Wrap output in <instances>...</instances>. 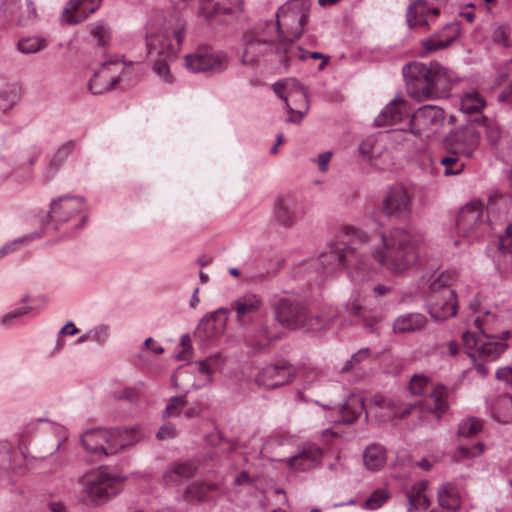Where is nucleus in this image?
I'll return each mask as SVG.
<instances>
[{"label": "nucleus", "instance_id": "6ab92c4d", "mask_svg": "<svg viewBox=\"0 0 512 512\" xmlns=\"http://www.w3.org/2000/svg\"><path fill=\"white\" fill-rule=\"evenodd\" d=\"M412 408H414L413 405L405 406L398 399L376 395L371 399L365 412L367 417L371 415L379 421L385 422L396 417H404Z\"/></svg>", "mask_w": 512, "mask_h": 512}, {"label": "nucleus", "instance_id": "58836bf2", "mask_svg": "<svg viewBox=\"0 0 512 512\" xmlns=\"http://www.w3.org/2000/svg\"><path fill=\"white\" fill-rule=\"evenodd\" d=\"M365 467L371 471H377L386 464L387 457L383 447L379 445L368 446L363 453Z\"/></svg>", "mask_w": 512, "mask_h": 512}, {"label": "nucleus", "instance_id": "39448f33", "mask_svg": "<svg viewBox=\"0 0 512 512\" xmlns=\"http://www.w3.org/2000/svg\"><path fill=\"white\" fill-rule=\"evenodd\" d=\"M124 480L125 477L107 468L89 470L77 479L79 500L89 506L103 505L121 492Z\"/></svg>", "mask_w": 512, "mask_h": 512}, {"label": "nucleus", "instance_id": "a18cd8bd", "mask_svg": "<svg viewBox=\"0 0 512 512\" xmlns=\"http://www.w3.org/2000/svg\"><path fill=\"white\" fill-rule=\"evenodd\" d=\"M484 421L478 417H467L458 425V435L462 438H471L478 435L483 429Z\"/></svg>", "mask_w": 512, "mask_h": 512}, {"label": "nucleus", "instance_id": "9b49d317", "mask_svg": "<svg viewBox=\"0 0 512 512\" xmlns=\"http://www.w3.org/2000/svg\"><path fill=\"white\" fill-rule=\"evenodd\" d=\"M132 63L127 64L119 58L104 62L90 79L88 88L93 94H102L115 87L122 80H130Z\"/></svg>", "mask_w": 512, "mask_h": 512}, {"label": "nucleus", "instance_id": "79ce46f5", "mask_svg": "<svg viewBox=\"0 0 512 512\" xmlns=\"http://www.w3.org/2000/svg\"><path fill=\"white\" fill-rule=\"evenodd\" d=\"M444 31L449 33L444 38L440 39L438 36L429 38L423 42L424 47L428 51H436L448 47L458 36L459 29L457 25L449 24L444 27Z\"/></svg>", "mask_w": 512, "mask_h": 512}, {"label": "nucleus", "instance_id": "774afa93", "mask_svg": "<svg viewBox=\"0 0 512 512\" xmlns=\"http://www.w3.org/2000/svg\"><path fill=\"white\" fill-rule=\"evenodd\" d=\"M499 248L503 253L512 255V224L506 228V234L501 237Z\"/></svg>", "mask_w": 512, "mask_h": 512}, {"label": "nucleus", "instance_id": "0e129e2a", "mask_svg": "<svg viewBox=\"0 0 512 512\" xmlns=\"http://www.w3.org/2000/svg\"><path fill=\"white\" fill-rule=\"evenodd\" d=\"M429 389V380L422 375H415L410 381V391L415 395H422Z\"/></svg>", "mask_w": 512, "mask_h": 512}, {"label": "nucleus", "instance_id": "bf43d9fd", "mask_svg": "<svg viewBox=\"0 0 512 512\" xmlns=\"http://www.w3.org/2000/svg\"><path fill=\"white\" fill-rule=\"evenodd\" d=\"M186 405V397H173L163 411V417H172L178 415Z\"/></svg>", "mask_w": 512, "mask_h": 512}, {"label": "nucleus", "instance_id": "13d9d810", "mask_svg": "<svg viewBox=\"0 0 512 512\" xmlns=\"http://www.w3.org/2000/svg\"><path fill=\"white\" fill-rule=\"evenodd\" d=\"M33 310L31 306L24 305L12 309L11 311L4 314L1 318V324L5 326L11 325L16 319L21 318Z\"/></svg>", "mask_w": 512, "mask_h": 512}, {"label": "nucleus", "instance_id": "6e6d98bb", "mask_svg": "<svg viewBox=\"0 0 512 512\" xmlns=\"http://www.w3.org/2000/svg\"><path fill=\"white\" fill-rule=\"evenodd\" d=\"M359 152L363 158L370 163L374 162L381 153L378 147H374V141L372 139L362 141L359 145Z\"/></svg>", "mask_w": 512, "mask_h": 512}, {"label": "nucleus", "instance_id": "dca6fc26", "mask_svg": "<svg viewBox=\"0 0 512 512\" xmlns=\"http://www.w3.org/2000/svg\"><path fill=\"white\" fill-rule=\"evenodd\" d=\"M243 12L242 0H200L199 16L209 21L226 22Z\"/></svg>", "mask_w": 512, "mask_h": 512}, {"label": "nucleus", "instance_id": "8fccbe9b", "mask_svg": "<svg viewBox=\"0 0 512 512\" xmlns=\"http://www.w3.org/2000/svg\"><path fill=\"white\" fill-rule=\"evenodd\" d=\"M512 25L502 24L497 26L492 33V40L501 47L508 48L512 46Z\"/></svg>", "mask_w": 512, "mask_h": 512}, {"label": "nucleus", "instance_id": "f257e3e1", "mask_svg": "<svg viewBox=\"0 0 512 512\" xmlns=\"http://www.w3.org/2000/svg\"><path fill=\"white\" fill-rule=\"evenodd\" d=\"M341 235L353 244H329L319 256V264L327 274L342 269H373L379 265L393 275H403L419 259L420 238L414 232L394 227L388 232L368 234L353 226H345Z\"/></svg>", "mask_w": 512, "mask_h": 512}, {"label": "nucleus", "instance_id": "72a5a7b5", "mask_svg": "<svg viewBox=\"0 0 512 512\" xmlns=\"http://www.w3.org/2000/svg\"><path fill=\"white\" fill-rule=\"evenodd\" d=\"M427 324L425 315L417 312L405 313L396 317L392 323L395 334L414 333L422 330Z\"/></svg>", "mask_w": 512, "mask_h": 512}, {"label": "nucleus", "instance_id": "864d4df0", "mask_svg": "<svg viewBox=\"0 0 512 512\" xmlns=\"http://www.w3.org/2000/svg\"><path fill=\"white\" fill-rule=\"evenodd\" d=\"M389 498V491L386 488H379L368 497L363 506L367 510H376L383 506Z\"/></svg>", "mask_w": 512, "mask_h": 512}, {"label": "nucleus", "instance_id": "4be33fe9", "mask_svg": "<svg viewBox=\"0 0 512 512\" xmlns=\"http://www.w3.org/2000/svg\"><path fill=\"white\" fill-rule=\"evenodd\" d=\"M483 223V204L472 201L465 205L459 212L456 220L458 232L468 242L475 239L476 233Z\"/></svg>", "mask_w": 512, "mask_h": 512}, {"label": "nucleus", "instance_id": "ea45409f", "mask_svg": "<svg viewBox=\"0 0 512 512\" xmlns=\"http://www.w3.org/2000/svg\"><path fill=\"white\" fill-rule=\"evenodd\" d=\"M439 504L448 510L456 511L460 507V494L458 488L451 484H444L438 492Z\"/></svg>", "mask_w": 512, "mask_h": 512}, {"label": "nucleus", "instance_id": "c03bdc74", "mask_svg": "<svg viewBox=\"0 0 512 512\" xmlns=\"http://www.w3.org/2000/svg\"><path fill=\"white\" fill-rule=\"evenodd\" d=\"M47 46V41L39 36H27L18 40L16 48L24 55L35 54Z\"/></svg>", "mask_w": 512, "mask_h": 512}, {"label": "nucleus", "instance_id": "9d476101", "mask_svg": "<svg viewBox=\"0 0 512 512\" xmlns=\"http://www.w3.org/2000/svg\"><path fill=\"white\" fill-rule=\"evenodd\" d=\"M273 91L285 101L290 116L287 122L300 123L309 110L307 92L299 81L289 78L273 84Z\"/></svg>", "mask_w": 512, "mask_h": 512}, {"label": "nucleus", "instance_id": "37998d69", "mask_svg": "<svg viewBox=\"0 0 512 512\" xmlns=\"http://www.w3.org/2000/svg\"><path fill=\"white\" fill-rule=\"evenodd\" d=\"M51 434V439H49L47 447L44 450L43 458L56 454L68 439V432L66 428L61 425H54L51 428Z\"/></svg>", "mask_w": 512, "mask_h": 512}, {"label": "nucleus", "instance_id": "680f3d73", "mask_svg": "<svg viewBox=\"0 0 512 512\" xmlns=\"http://www.w3.org/2000/svg\"><path fill=\"white\" fill-rule=\"evenodd\" d=\"M370 355V350L368 348H362L358 350L355 354L352 355L351 359L347 360L344 366L341 368L340 372H348L352 370L357 364L366 360Z\"/></svg>", "mask_w": 512, "mask_h": 512}, {"label": "nucleus", "instance_id": "0eeeda50", "mask_svg": "<svg viewBox=\"0 0 512 512\" xmlns=\"http://www.w3.org/2000/svg\"><path fill=\"white\" fill-rule=\"evenodd\" d=\"M288 44L284 40L276 45L263 31L246 33L243 42L241 63L256 66L264 61L277 60L288 67Z\"/></svg>", "mask_w": 512, "mask_h": 512}, {"label": "nucleus", "instance_id": "09e8293b", "mask_svg": "<svg viewBox=\"0 0 512 512\" xmlns=\"http://www.w3.org/2000/svg\"><path fill=\"white\" fill-rule=\"evenodd\" d=\"M476 124L479 127L484 128L487 139L491 145L495 146L498 144L502 136V131L499 124L496 121L489 120L487 118H482L480 121H477Z\"/></svg>", "mask_w": 512, "mask_h": 512}, {"label": "nucleus", "instance_id": "e2e57ef3", "mask_svg": "<svg viewBox=\"0 0 512 512\" xmlns=\"http://www.w3.org/2000/svg\"><path fill=\"white\" fill-rule=\"evenodd\" d=\"M39 237H40V234L37 232H34V233H30V234L21 236L17 239L10 241V242H7L6 245H7L8 251H9V253H13V252L19 250L22 246L29 244L30 242L38 239Z\"/></svg>", "mask_w": 512, "mask_h": 512}, {"label": "nucleus", "instance_id": "ddd939ff", "mask_svg": "<svg viewBox=\"0 0 512 512\" xmlns=\"http://www.w3.org/2000/svg\"><path fill=\"white\" fill-rule=\"evenodd\" d=\"M445 113L442 108L434 105H424L411 116L408 131L416 137L429 136L436 133L444 124Z\"/></svg>", "mask_w": 512, "mask_h": 512}, {"label": "nucleus", "instance_id": "4c0bfd02", "mask_svg": "<svg viewBox=\"0 0 512 512\" xmlns=\"http://www.w3.org/2000/svg\"><path fill=\"white\" fill-rule=\"evenodd\" d=\"M171 381L175 388L183 391L196 388L195 363L181 366L172 375Z\"/></svg>", "mask_w": 512, "mask_h": 512}, {"label": "nucleus", "instance_id": "69168bd1", "mask_svg": "<svg viewBox=\"0 0 512 512\" xmlns=\"http://www.w3.org/2000/svg\"><path fill=\"white\" fill-rule=\"evenodd\" d=\"M410 161L411 163L418 165L422 168H427L432 165V159L430 155L427 153L425 147L419 148L413 154H411Z\"/></svg>", "mask_w": 512, "mask_h": 512}, {"label": "nucleus", "instance_id": "3c124183", "mask_svg": "<svg viewBox=\"0 0 512 512\" xmlns=\"http://www.w3.org/2000/svg\"><path fill=\"white\" fill-rule=\"evenodd\" d=\"M75 148V142L74 141H68L60 146L58 149L55 159L51 162V164L48 166V177H52L61 163L65 160V158L74 150Z\"/></svg>", "mask_w": 512, "mask_h": 512}, {"label": "nucleus", "instance_id": "f8f14e48", "mask_svg": "<svg viewBox=\"0 0 512 512\" xmlns=\"http://www.w3.org/2000/svg\"><path fill=\"white\" fill-rule=\"evenodd\" d=\"M470 309L475 313L473 323L481 334L512 329V310L500 305L481 306L474 302L470 303Z\"/></svg>", "mask_w": 512, "mask_h": 512}, {"label": "nucleus", "instance_id": "423d86ee", "mask_svg": "<svg viewBox=\"0 0 512 512\" xmlns=\"http://www.w3.org/2000/svg\"><path fill=\"white\" fill-rule=\"evenodd\" d=\"M512 336V329H506L500 334H482L476 336L475 333L466 331L462 335L463 344L471 359L476 372L481 376L489 373L488 363L495 361L508 348L506 340Z\"/></svg>", "mask_w": 512, "mask_h": 512}, {"label": "nucleus", "instance_id": "4468645a", "mask_svg": "<svg viewBox=\"0 0 512 512\" xmlns=\"http://www.w3.org/2000/svg\"><path fill=\"white\" fill-rule=\"evenodd\" d=\"M185 68L192 73L223 72L228 66V57L221 51L199 49L184 58Z\"/></svg>", "mask_w": 512, "mask_h": 512}, {"label": "nucleus", "instance_id": "1a4fd4ad", "mask_svg": "<svg viewBox=\"0 0 512 512\" xmlns=\"http://www.w3.org/2000/svg\"><path fill=\"white\" fill-rule=\"evenodd\" d=\"M310 3L307 0H289L282 5L277 13L278 36L282 35L284 42H292L300 38L308 20Z\"/></svg>", "mask_w": 512, "mask_h": 512}, {"label": "nucleus", "instance_id": "a211bd4d", "mask_svg": "<svg viewBox=\"0 0 512 512\" xmlns=\"http://www.w3.org/2000/svg\"><path fill=\"white\" fill-rule=\"evenodd\" d=\"M308 213V207L298 201L293 195L279 196L273 204V215L278 224L291 228L302 220Z\"/></svg>", "mask_w": 512, "mask_h": 512}, {"label": "nucleus", "instance_id": "c85d7f7f", "mask_svg": "<svg viewBox=\"0 0 512 512\" xmlns=\"http://www.w3.org/2000/svg\"><path fill=\"white\" fill-rule=\"evenodd\" d=\"M480 144V132L475 129L473 125L466 126L460 130H457L453 136V145L456 152L471 158L479 147Z\"/></svg>", "mask_w": 512, "mask_h": 512}, {"label": "nucleus", "instance_id": "f03ea898", "mask_svg": "<svg viewBox=\"0 0 512 512\" xmlns=\"http://www.w3.org/2000/svg\"><path fill=\"white\" fill-rule=\"evenodd\" d=\"M187 21L175 13L165 20L163 26L150 28L146 34V48L152 58V70L166 84H171L174 77L170 63L177 58L186 37Z\"/></svg>", "mask_w": 512, "mask_h": 512}, {"label": "nucleus", "instance_id": "052dcab7", "mask_svg": "<svg viewBox=\"0 0 512 512\" xmlns=\"http://www.w3.org/2000/svg\"><path fill=\"white\" fill-rule=\"evenodd\" d=\"M483 451L484 445L482 443H477L471 448L460 446L455 453V459L456 461H461L463 459L474 458L482 454Z\"/></svg>", "mask_w": 512, "mask_h": 512}, {"label": "nucleus", "instance_id": "2eb2a0df", "mask_svg": "<svg viewBox=\"0 0 512 512\" xmlns=\"http://www.w3.org/2000/svg\"><path fill=\"white\" fill-rule=\"evenodd\" d=\"M413 198L407 187L403 184L391 186L382 202L383 213L394 219H403L412 210Z\"/></svg>", "mask_w": 512, "mask_h": 512}, {"label": "nucleus", "instance_id": "bb28decb", "mask_svg": "<svg viewBox=\"0 0 512 512\" xmlns=\"http://www.w3.org/2000/svg\"><path fill=\"white\" fill-rule=\"evenodd\" d=\"M409 113L408 101L402 96L397 95L381 110L375 119V123L378 126L394 125L408 116Z\"/></svg>", "mask_w": 512, "mask_h": 512}, {"label": "nucleus", "instance_id": "473e14b6", "mask_svg": "<svg viewBox=\"0 0 512 512\" xmlns=\"http://www.w3.org/2000/svg\"><path fill=\"white\" fill-rule=\"evenodd\" d=\"M263 306L262 299L256 294H245L231 303V309L236 312V320L244 325L247 316L257 313Z\"/></svg>", "mask_w": 512, "mask_h": 512}, {"label": "nucleus", "instance_id": "7c9ffc66", "mask_svg": "<svg viewBox=\"0 0 512 512\" xmlns=\"http://www.w3.org/2000/svg\"><path fill=\"white\" fill-rule=\"evenodd\" d=\"M438 15V9L430 8L424 1H417L408 7L406 17L409 27L414 28L429 26Z\"/></svg>", "mask_w": 512, "mask_h": 512}, {"label": "nucleus", "instance_id": "5701e85b", "mask_svg": "<svg viewBox=\"0 0 512 512\" xmlns=\"http://www.w3.org/2000/svg\"><path fill=\"white\" fill-rule=\"evenodd\" d=\"M322 450L313 443H304L297 452L281 460L292 473L309 471L321 462Z\"/></svg>", "mask_w": 512, "mask_h": 512}, {"label": "nucleus", "instance_id": "cd10ccee", "mask_svg": "<svg viewBox=\"0 0 512 512\" xmlns=\"http://www.w3.org/2000/svg\"><path fill=\"white\" fill-rule=\"evenodd\" d=\"M101 0H70L63 13V21L70 24H78L94 13Z\"/></svg>", "mask_w": 512, "mask_h": 512}, {"label": "nucleus", "instance_id": "b1692460", "mask_svg": "<svg viewBox=\"0 0 512 512\" xmlns=\"http://www.w3.org/2000/svg\"><path fill=\"white\" fill-rule=\"evenodd\" d=\"M2 9L9 21L20 26H28L38 18L33 0H5Z\"/></svg>", "mask_w": 512, "mask_h": 512}, {"label": "nucleus", "instance_id": "4d7b16f0", "mask_svg": "<svg viewBox=\"0 0 512 512\" xmlns=\"http://www.w3.org/2000/svg\"><path fill=\"white\" fill-rule=\"evenodd\" d=\"M328 326V321L325 320L321 315H308L306 311V318L304 323L299 328H304L308 331H318L325 329Z\"/></svg>", "mask_w": 512, "mask_h": 512}, {"label": "nucleus", "instance_id": "6e6552de", "mask_svg": "<svg viewBox=\"0 0 512 512\" xmlns=\"http://www.w3.org/2000/svg\"><path fill=\"white\" fill-rule=\"evenodd\" d=\"M455 279V273L443 272L430 284L427 305L434 320L443 321L456 315V293L450 288Z\"/></svg>", "mask_w": 512, "mask_h": 512}, {"label": "nucleus", "instance_id": "20e7f679", "mask_svg": "<svg viewBox=\"0 0 512 512\" xmlns=\"http://www.w3.org/2000/svg\"><path fill=\"white\" fill-rule=\"evenodd\" d=\"M143 432L140 426L124 429L94 428L84 431L80 437L83 449L97 459L114 455L137 443Z\"/></svg>", "mask_w": 512, "mask_h": 512}, {"label": "nucleus", "instance_id": "338daca9", "mask_svg": "<svg viewBox=\"0 0 512 512\" xmlns=\"http://www.w3.org/2000/svg\"><path fill=\"white\" fill-rule=\"evenodd\" d=\"M91 340L100 344L106 343L110 336L109 326L100 324L90 330Z\"/></svg>", "mask_w": 512, "mask_h": 512}, {"label": "nucleus", "instance_id": "603ef678", "mask_svg": "<svg viewBox=\"0 0 512 512\" xmlns=\"http://www.w3.org/2000/svg\"><path fill=\"white\" fill-rule=\"evenodd\" d=\"M196 389L208 385L212 379V371L208 361L195 362Z\"/></svg>", "mask_w": 512, "mask_h": 512}, {"label": "nucleus", "instance_id": "c756f323", "mask_svg": "<svg viewBox=\"0 0 512 512\" xmlns=\"http://www.w3.org/2000/svg\"><path fill=\"white\" fill-rule=\"evenodd\" d=\"M20 99L21 89L19 85L0 76V118L11 112L18 105Z\"/></svg>", "mask_w": 512, "mask_h": 512}, {"label": "nucleus", "instance_id": "393cba45", "mask_svg": "<svg viewBox=\"0 0 512 512\" xmlns=\"http://www.w3.org/2000/svg\"><path fill=\"white\" fill-rule=\"evenodd\" d=\"M292 379V369L286 365H267L256 369L253 375V380L266 388H276L288 384Z\"/></svg>", "mask_w": 512, "mask_h": 512}, {"label": "nucleus", "instance_id": "a19ab883", "mask_svg": "<svg viewBox=\"0 0 512 512\" xmlns=\"http://www.w3.org/2000/svg\"><path fill=\"white\" fill-rule=\"evenodd\" d=\"M426 488V481L417 482L412 486L407 494L409 500V510L426 509L429 506V498L425 493Z\"/></svg>", "mask_w": 512, "mask_h": 512}, {"label": "nucleus", "instance_id": "a878e982", "mask_svg": "<svg viewBox=\"0 0 512 512\" xmlns=\"http://www.w3.org/2000/svg\"><path fill=\"white\" fill-rule=\"evenodd\" d=\"M230 310L220 308L204 316L199 322L195 335L201 338H214L223 333Z\"/></svg>", "mask_w": 512, "mask_h": 512}, {"label": "nucleus", "instance_id": "f704fd0d", "mask_svg": "<svg viewBox=\"0 0 512 512\" xmlns=\"http://www.w3.org/2000/svg\"><path fill=\"white\" fill-rule=\"evenodd\" d=\"M489 414L500 424L512 423V396L502 394L493 398L489 404Z\"/></svg>", "mask_w": 512, "mask_h": 512}, {"label": "nucleus", "instance_id": "e433bc0d", "mask_svg": "<svg viewBox=\"0 0 512 512\" xmlns=\"http://www.w3.org/2000/svg\"><path fill=\"white\" fill-rule=\"evenodd\" d=\"M217 483L193 482L185 490L183 498L188 502L210 501V492L219 490Z\"/></svg>", "mask_w": 512, "mask_h": 512}, {"label": "nucleus", "instance_id": "de8ad7c7", "mask_svg": "<svg viewBox=\"0 0 512 512\" xmlns=\"http://www.w3.org/2000/svg\"><path fill=\"white\" fill-rule=\"evenodd\" d=\"M458 154V152L453 151L440 159L439 162L444 167L443 173L445 176L459 175L463 172L465 163L460 160Z\"/></svg>", "mask_w": 512, "mask_h": 512}, {"label": "nucleus", "instance_id": "5fc2aeb1", "mask_svg": "<svg viewBox=\"0 0 512 512\" xmlns=\"http://www.w3.org/2000/svg\"><path fill=\"white\" fill-rule=\"evenodd\" d=\"M90 32L98 45L105 46L108 44L111 37V30L105 23L97 22L90 25Z\"/></svg>", "mask_w": 512, "mask_h": 512}, {"label": "nucleus", "instance_id": "2f4dec72", "mask_svg": "<svg viewBox=\"0 0 512 512\" xmlns=\"http://www.w3.org/2000/svg\"><path fill=\"white\" fill-rule=\"evenodd\" d=\"M448 389L442 384L435 385L429 396L420 404V408L440 418L448 409Z\"/></svg>", "mask_w": 512, "mask_h": 512}, {"label": "nucleus", "instance_id": "f3484780", "mask_svg": "<svg viewBox=\"0 0 512 512\" xmlns=\"http://www.w3.org/2000/svg\"><path fill=\"white\" fill-rule=\"evenodd\" d=\"M323 409V416L329 423H353L365 409L363 397L359 394H351L341 406L323 404L315 401Z\"/></svg>", "mask_w": 512, "mask_h": 512}, {"label": "nucleus", "instance_id": "7ed1b4c3", "mask_svg": "<svg viewBox=\"0 0 512 512\" xmlns=\"http://www.w3.org/2000/svg\"><path fill=\"white\" fill-rule=\"evenodd\" d=\"M402 72L408 93L418 101L448 90L454 80L453 73L438 63L413 62L406 64Z\"/></svg>", "mask_w": 512, "mask_h": 512}, {"label": "nucleus", "instance_id": "412c9836", "mask_svg": "<svg viewBox=\"0 0 512 512\" xmlns=\"http://www.w3.org/2000/svg\"><path fill=\"white\" fill-rule=\"evenodd\" d=\"M85 208L86 201L82 196L62 195L51 201L48 218L57 224L65 223Z\"/></svg>", "mask_w": 512, "mask_h": 512}, {"label": "nucleus", "instance_id": "c9c22d12", "mask_svg": "<svg viewBox=\"0 0 512 512\" xmlns=\"http://www.w3.org/2000/svg\"><path fill=\"white\" fill-rule=\"evenodd\" d=\"M197 470V466L191 462L176 463L171 465L163 475L167 485H177L183 479L192 477Z\"/></svg>", "mask_w": 512, "mask_h": 512}, {"label": "nucleus", "instance_id": "49530a36", "mask_svg": "<svg viewBox=\"0 0 512 512\" xmlns=\"http://www.w3.org/2000/svg\"><path fill=\"white\" fill-rule=\"evenodd\" d=\"M486 105L483 97L475 90L465 93L461 98V110L465 113H475Z\"/></svg>", "mask_w": 512, "mask_h": 512}, {"label": "nucleus", "instance_id": "aec40b11", "mask_svg": "<svg viewBox=\"0 0 512 512\" xmlns=\"http://www.w3.org/2000/svg\"><path fill=\"white\" fill-rule=\"evenodd\" d=\"M273 309L276 320L289 329H298L306 318V309L299 303L287 297H278L273 300Z\"/></svg>", "mask_w": 512, "mask_h": 512}]
</instances>
